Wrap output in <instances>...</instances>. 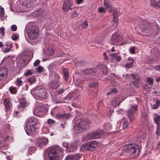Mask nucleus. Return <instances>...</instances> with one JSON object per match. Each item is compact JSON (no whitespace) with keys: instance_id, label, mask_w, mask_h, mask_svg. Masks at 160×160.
Masks as SVG:
<instances>
[{"instance_id":"7ed1b4c3","label":"nucleus","mask_w":160,"mask_h":160,"mask_svg":"<svg viewBox=\"0 0 160 160\" xmlns=\"http://www.w3.org/2000/svg\"><path fill=\"white\" fill-rule=\"evenodd\" d=\"M32 22L28 25L29 28L27 30V32L29 38L31 39H35L38 37L39 34L38 29L36 26H31Z\"/></svg>"},{"instance_id":"680f3d73","label":"nucleus","mask_w":160,"mask_h":160,"mask_svg":"<svg viewBox=\"0 0 160 160\" xmlns=\"http://www.w3.org/2000/svg\"><path fill=\"white\" fill-rule=\"evenodd\" d=\"M131 75L132 76L133 80H135L136 79H137V82L139 81L138 79V78H136V75L133 74H131Z\"/></svg>"},{"instance_id":"aec40b11","label":"nucleus","mask_w":160,"mask_h":160,"mask_svg":"<svg viewBox=\"0 0 160 160\" xmlns=\"http://www.w3.org/2000/svg\"><path fill=\"white\" fill-rule=\"evenodd\" d=\"M8 70L6 68H3V70L0 71V81L5 80L7 77Z\"/></svg>"},{"instance_id":"bb28decb","label":"nucleus","mask_w":160,"mask_h":160,"mask_svg":"<svg viewBox=\"0 0 160 160\" xmlns=\"http://www.w3.org/2000/svg\"><path fill=\"white\" fill-rule=\"evenodd\" d=\"M87 64V62L86 61L82 60L77 61L75 63V64L78 67L82 66H85Z\"/></svg>"},{"instance_id":"393cba45","label":"nucleus","mask_w":160,"mask_h":160,"mask_svg":"<svg viewBox=\"0 0 160 160\" xmlns=\"http://www.w3.org/2000/svg\"><path fill=\"white\" fill-rule=\"evenodd\" d=\"M112 101V104L114 107L119 105L121 102L120 99L118 97L113 98Z\"/></svg>"},{"instance_id":"3c124183","label":"nucleus","mask_w":160,"mask_h":160,"mask_svg":"<svg viewBox=\"0 0 160 160\" xmlns=\"http://www.w3.org/2000/svg\"><path fill=\"white\" fill-rule=\"evenodd\" d=\"M128 126V121H125L123 122L122 127L123 128H125L127 127Z\"/></svg>"},{"instance_id":"a211bd4d","label":"nucleus","mask_w":160,"mask_h":160,"mask_svg":"<svg viewBox=\"0 0 160 160\" xmlns=\"http://www.w3.org/2000/svg\"><path fill=\"white\" fill-rule=\"evenodd\" d=\"M72 6L69 1L64 2L62 7V10H69L74 9L75 7H72Z\"/></svg>"},{"instance_id":"7c9ffc66","label":"nucleus","mask_w":160,"mask_h":160,"mask_svg":"<svg viewBox=\"0 0 160 160\" xmlns=\"http://www.w3.org/2000/svg\"><path fill=\"white\" fill-rule=\"evenodd\" d=\"M117 53H113L111 56H112V59H115L117 61L119 62L120 61L121 59V56L117 55Z\"/></svg>"},{"instance_id":"ea45409f","label":"nucleus","mask_w":160,"mask_h":160,"mask_svg":"<svg viewBox=\"0 0 160 160\" xmlns=\"http://www.w3.org/2000/svg\"><path fill=\"white\" fill-rule=\"evenodd\" d=\"M105 128L107 130H109L112 128V125L109 123H106L105 124Z\"/></svg>"},{"instance_id":"a18cd8bd","label":"nucleus","mask_w":160,"mask_h":160,"mask_svg":"<svg viewBox=\"0 0 160 160\" xmlns=\"http://www.w3.org/2000/svg\"><path fill=\"white\" fill-rule=\"evenodd\" d=\"M55 66V64L54 63H51L48 66V68L50 71H51L52 69L54 68Z\"/></svg>"},{"instance_id":"423d86ee","label":"nucleus","mask_w":160,"mask_h":160,"mask_svg":"<svg viewBox=\"0 0 160 160\" xmlns=\"http://www.w3.org/2000/svg\"><path fill=\"white\" fill-rule=\"evenodd\" d=\"M34 92L37 96L41 98H46L47 97L45 88L41 86L37 87L35 89Z\"/></svg>"},{"instance_id":"9b49d317","label":"nucleus","mask_w":160,"mask_h":160,"mask_svg":"<svg viewBox=\"0 0 160 160\" xmlns=\"http://www.w3.org/2000/svg\"><path fill=\"white\" fill-rule=\"evenodd\" d=\"M140 28L143 32H148L150 30L151 26L147 21H143L140 23Z\"/></svg>"},{"instance_id":"603ef678","label":"nucleus","mask_w":160,"mask_h":160,"mask_svg":"<svg viewBox=\"0 0 160 160\" xmlns=\"http://www.w3.org/2000/svg\"><path fill=\"white\" fill-rule=\"evenodd\" d=\"M32 74V73L31 70H28L27 71L26 73L24 74V75L26 76H28L29 75H31Z\"/></svg>"},{"instance_id":"c9c22d12","label":"nucleus","mask_w":160,"mask_h":160,"mask_svg":"<svg viewBox=\"0 0 160 160\" xmlns=\"http://www.w3.org/2000/svg\"><path fill=\"white\" fill-rule=\"evenodd\" d=\"M15 83L19 87L22 85V82L21 80V78H18L16 81L15 82Z\"/></svg>"},{"instance_id":"37998d69","label":"nucleus","mask_w":160,"mask_h":160,"mask_svg":"<svg viewBox=\"0 0 160 160\" xmlns=\"http://www.w3.org/2000/svg\"><path fill=\"white\" fill-rule=\"evenodd\" d=\"M9 90L10 92L12 94H15L16 92V90L15 88L13 87L10 88Z\"/></svg>"},{"instance_id":"09e8293b","label":"nucleus","mask_w":160,"mask_h":160,"mask_svg":"<svg viewBox=\"0 0 160 160\" xmlns=\"http://www.w3.org/2000/svg\"><path fill=\"white\" fill-rule=\"evenodd\" d=\"M157 126V127L156 131V134L157 135L159 136L160 135V126Z\"/></svg>"},{"instance_id":"6e6d98bb","label":"nucleus","mask_w":160,"mask_h":160,"mask_svg":"<svg viewBox=\"0 0 160 160\" xmlns=\"http://www.w3.org/2000/svg\"><path fill=\"white\" fill-rule=\"evenodd\" d=\"M4 11H0V18H1L4 17Z\"/></svg>"},{"instance_id":"dca6fc26","label":"nucleus","mask_w":160,"mask_h":160,"mask_svg":"<svg viewBox=\"0 0 160 160\" xmlns=\"http://www.w3.org/2000/svg\"><path fill=\"white\" fill-rule=\"evenodd\" d=\"M70 116L68 113H59L56 115V118L59 120L63 121L68 119Z\"/></svg>"},{"instance_id":"e2e57ef3","label":"nucleus","mask_w":160,"mask_h":160,"mask_svg":"<svg viewBox=\"0 0 160 160\" xmlns=\"http://www.w3.org/2000/svg\"><path fill=\"white\" fill-rule=\"evenodd\" d=\"M133 84H134V85L136 86H137L138 85V84L137 82H136L135 81H134L133 82H130L129 85L131 86V85H132Z\"/></svg>"},{"instance_id":"2eb2a0df","label":"nucleus","mask_w":160,"mask_h":160,"mask_svg":"<svg viewBox=\"0 0 160 160\" xmlns=\"http://www.w3.org/2000/svg\"><path fill=\"white\" fill-rule=\"evenodd\" d=\"M122 39V37L119 34L114 33L112 36L111 42L115 44L117 42H121Z\"/></svg>"},{"instance_id":"052dcab7","label":"nucleus","mask_w":160,"mask_h":160,"mask_svg":"<svg viewBox=\"0 0 160 160\" xmlns=\"http://www.w3.org/2000/svg\"><path fill=\"white\" fill-rule=\"evenodd\" d=\"M82 26L84 28H86L88 26V22L86 21H85L82 24Z\"/></svg>"},{"instance_id":"13d9d810","label":"nucleus","mask_w":160,"mask_h":160,"mask_svg":"<svg viewBox=\"0 0 160 160\" xmlns=\"http://www.w3.org/2000/svg\"><path fill=\"white\" fill-rule=\"evenodd\" d=\"M54 78L55 80L56 81H57L59 79V75L57 74L55 72H54Z\"/></svg>"},{"instance_id":"39448f33","label":"nucleus","mask_w":160,"mask_h":160,"mask_svg":"<svg viewBox=\"0 0 160 160\" xmlns=\"http://www.w3.org/2000/svg\"><path fill=\"white\" fill-rule=\"evenodd\" d=\"M138 107L137 104H130L129 108L126 111L130 122H132L135 119V112L138 110Z\"/></svg>"},{"instance_id":"4be33fe9","label":"nucleus","mask_w":160,"mask_h":160,"mask_svg":"<svg viewBox=\"0 0 160 160\" xmlns=\"http://www.w3.org/2000/svg\"><path fill=\"white\" fill-rule=\"evenodd\" d=\"M27 123L35 127L36 125L38 124L39 123V121L38 119L36 118H30L28 120Z\"/></svg>"},{"instance_id":"bf43d9fd","label":"nucleus","mask_w":160,"mask_h":160,"mask_svg":"<svg viewBox=\"0 0 160 160\" xmlns=\"http://www.w3.org/2000/svg\"><path fill=\"white\" fill-rule=\"evenodd\" d=\"M1 31L0 32V33L1 32L2 34V36H4V30L5 29L3 27H2L0 28Z\"/></svg>"},{"instance_id":"338daca9","label":"nucleus","mask_w":160,"mask_h":160,"mask_svg":"<svg viewBox=\"0 0 160 160\" xmlns=\"http://www.w3.org/2000/svg\"><path fill=\"white\" fill-rule=\"evenodd\" d=\"M154 69L157 71H160V65L156 66Z\"/></svg>"},{"instance_id":"de8ad7c7","label":"nucleus","mask_w":160,"mask_h":160,"mask_svg":"<svg viewBox=\"0 0 160 160\" xmlns=\"http://www.w3.org/2000/svg\"><path fill=\"white\" fill-rule=\"evenodd\" d=\"M78 14V13L77 12V11H74L72 13L71 17H72V18H75L77 16Z\"/></svg>"},{"instance_id":"b1692460","label":"nucleus","mask_w":160,"mask_h":160,"mask_svg":"<svg viewBox=\"0 0 160 160\" xmlns=\"http://www.w3.org/2000/svg\"><path fill=\"white\" fill-rule=\"evenodd\" d=\"M20 104L18 106V108H24L28 105V103L26 102V100L25 98L22 97L20 101Z\"/></svg>"},{"instance_id":"1a4fd4ad","label":"nucleus","mask_w":160,"mask_h":160,"mask_svg":"<svg viewBox=\"0 0 160 160\" xmlns=\"http://www.w3.org/2000/svg\"><path fill=\"white\" fill-rule=\"evenodd\" d=\"M127 147L129 155L134 154L136 153H137V154H138L140 152L139 146L138 145L129 144L127 146Z\"/></svg>"},{"instance_id":"4c0bfd02","label":"nucleus","mask_w":160,"mask_h":160,"mask_svg":"<svg viewBox=\"0 0 160 160\" xmlns=\"http://www.w3.org/2000/svg\"><path fill=\"white\" fill-rule=\"evenodd\" d=\"M143 87L145 90L146 91H149L150 90L151 87H149L147 84H144L143 85Z\"/></svg>"},{"instance_id":"a878e982","label":"nucleus","mask_w":160,"mask_h":160,"mask_svg":"<svg viewBox=\"0 0 160 160\" xmlns=\"http://www.w3.org/2000/svg\"><path fill=\"white\" fill-rule=\"evenodd\" d=\"M104 4L106 10H115V9L112 8L110 2L107 0H104Z\"/></svg>"},{"instance_id":"4468645a","label":"nucleus","mask_w":160,"mask_h":160,"mask_svg":"<svg viewBox=\"0 0 160 160\" xmlns=\"http://www.w3.org/2000/svg\"><path fill=\"white\" fill-rule=\"evenodd\" d=\"M48 143V140L45 138H39L36 142L37 145L40 148L44 145L47 144Z\"/></svg>"},{"instance_id":"69168bd1","label":"nucleus","mask_w":160,"mask_h":160,"mask_svg":"<svg viewBox=\"0 0 160 160\" xmlns=\"http://www.w3.org/2000/svg\"><path fill=\"white\" fill-rule=\"evenodd\" d=\"M64 91V90L63 88H61L59 90H58L57 92V93L58 94H60L62 93Z\"/></svg>"},{"instance_id":"0eeeda50","label":"nucleus","mask_w":160,"mask_h":160,"mask_svg":"<svg viewBox=\"0 0 160 160\" xmlns=\"http://www.w3.org/2000/svg\"><path fill=\"white\" fill-rule=\"evenodd\" d=\"M102 131L99 130L91 132L87 134L85 136L86 140H88L99 138L102 135Z\"/></svg>"},{"instance_id":"5fc2aeb1","label":"nucleus","mask_w":160,"mask_h":160,"mask_svg":"<svg viewBox=\"0 0 160 160\" xmlns=\"http://www.w3.org/2000/svg\"><path fill=\"white\" fill-rule=\"evenodd\" d=\"M40 61L39 60H37L34 63V66L35 67L38 66L40 63Z\"/></svg>"},{"instance_id":"f03ea898","label":"nucleus","mask_w":160,"mask_h":160,"mask_svg":"<svg viewBox=\"0 0 160 160\" xmlns=\"http://www.w3.org/2000/svg\"><path fill=\"white\" fill-rule=\"evenodd\" d=\"M98 71L102 72L103 74L104 75H107L108 73L107 67L102 64L99 65L96 69H87L82 70V72L83 74L94 75V74Z\"/></svg>"},{"instance_id":"5701e85b","label":"nucleus","mask_w":160,"mask_h":160,"mask_svg":"<svg viewBox=\"0 0 160 160\" xmlns=\"http://www.w3.org/2000/svg\"><path fill=\"white\" fill-rule=\"evenodd\" d=\"M150 5L157 9H160V0H159L158 1L151 0Z\"/></svg>"},{"instance_id":"473e14b6","label":"nucleus","mask_w":160,"mask_h":160,"mask_svg":"<svg viewBox=\"0 0 160 160\" xmlns=\"http://www.w3.org/2000/svg\"><path fill=\"white\" fill-rule=\"evenodd\" d=\"M36 80V78L35 77L33 76L30 77L28 78V81L30 83V84H31L35 82Z\"/></svg>"},{"instance_id":"4d7b16f0","label":"nucleus","mask_w":160,"mask_h":160,"mask_svg":"<svg viewBox=\"0 0 160 160\" xmlns=\"http://www.w3.org/2000/svg\"><path fill=\"white\" fill-rule=\"evenodd\" d=\"M11 29L13 31H15L17 29V26L15 25H13L11 26Z\"/></svg>"},{"instance_id":"8fccbe9b","label":"nucleus","mask_w":160,"mask_h":160,"mask_svg":"<svg viewBox=\"0 0 160 160\" xmlns=\"http://www.w3.org/2000/svg\"><path fill=\"white\" fill-rule=\"evenodd\" d=\"M55 122L54 120H52L51 119H49L48 120L47 122L48 124H54L55 123Z\"/></svg>"},{"instance_id":"774afa93","label":"nucleus","mask_w":160,"mask_h":160,"mask_svg":"<svg viewBox=\"0 0 160 160\" xmlns=\"http://www.w3.org/2000/svg\"><path fill=\"white\" fill-rule=\"evenodd\" d=\"M62 145L64 147L67 148L68 147V143L67 142H64L63 143Z\"/></svg>"},{"instance_id":"f257e3e1","label":"nucleus","mask_w":160,"mask_h":160,"mask_svg":"<svg viewBox=\"0 0 160 160\" xmlns=\"http://www.w3.org/2000/svg\"><path fill=\"white\" fill-rule=\"evenodd\" d=\"M88 120L82 119L77 121L74 129L77 133H81L84 130L88 128V125L89 124Z\"/></svg>"},{"instance_id":"9d476101","label":"nucleus","mask_w":160,"mask_h":160,"mask_svg":"<svg viewBox=\"0 0 160 160\" xmlns=\"http://www.w3.org/2000/svg\"><path fill=\"white\" fill-rule=\"evenodd\" d=\"M46 111V105L43 104L36 107L33 111V114L37 116L41 117Z\"/></svg>"},{"instance_id":"c03bdc74","label":"nucleus","mask_w":160,"mask_h":160,"mask_svg":"<svg viewBox=\"0 0 160 160\" xmlns=\"http://www.w3.org/2000/svg\"><path fill=\"white\" fill-rule=\"evenodd\" d=\"M54 53V51L52 49H49L47 51V54L49 55H52Z\"/></svg>"},{"instance_id":"49530a36","label":"nucleus","mask_w":160,"mask_h":160,"mask_svg":"<svg viewBox=\"0 0 160 160\" xmlns=\"http://www.w3.org/2000/svg\"><path fill=\"white\" fill-rule=\"evenodd\" d=\"M98 84L97 82H91L89 84V86L90 87H94Z\"/></svg>"},{"instance_id":"58836bf2","label":"nucleus","mask_w":160,"mask_h":160,"mask_svg":"<svg viewBox=\"0 0 160 160\" xmlns=\"http://www.w3.org/2000/svg\"><path fill=\"white\" fill-rule=\"evenodd\" d=\"M36 149V148L34 147H31L28 149V152L30 154H31L34 152Z\"/></svg>"},{"instance_id":"0e129e2a","label":"nucleus","mask_w":160,"mask_h":160,"mask_svg":"<svg viewBox=\"0 0 160 160\" xmlns=\"http://www.w3.org/2000/svg\"><path fill=\"white\" fill-rule=\"evenodd\" d=\"M2 50L4 52L7 53L9 52L11 50V49L10 48H6L5 50H4L3 49H2Z\"/></svg>"},{"instance_id":"ddd939ff","label":"nucleus","mask_w":160,"mask_h":160,"mask_svg":"<svg viewBox=\"0 0 160 160\" xmlns=\"http://www.w3.org/2000/svg\"><path fill=\"white\" fill-rule=\"evenodd\" d=\"M119 11H113V18L112 20V23L114 27H116L118 25V17L120 15V13L122 12H120Z\"/></svg>"},{"instance_id":"79ce46f5","label":"nucleus","mask_w":160,"mask_h":160,"mask_svg":"<svg viewBox=\"0 0 160 160\" xmlns=\"http://www.w3.org/2000/svg\"><path fill=\"white\" fill-rule=\"evenodd\" d=\"M135 49L134 47H131L129 49V51L131 53L134 54L135 53Z\"/></svg>"},{"instance_id":"2f4dec72","label":"nucleus","mask_w":160,"mask_h":160,"mask_svg":"<svg viewBox=\"0 0 160 160\" xmlns=\"http://www.w3.org/2000/svg\"><path fill=\"white\" fill-rule=\"evenodd\" d=\"M59 84L58 81L52 82L50 85V87L52 89H56L59 86Z\"/></svg>"},{"instance_id":"72a5a7b5","label":"nucleus","mask_w":160,"mask_h":160,"mask_svg":"<svg viewBox=\"0 0 160 160\" xmlns=\"http://www.w3.org/2000/svg\"><path fill=\"white\" fill-rule=\"evenodd\" d=\"M128 148L127 147L126 148H124L123 149L121 150L122 152L121 154L122 155L126 156L128 155L129 154V153L128 151Z\"/></svg>"},{"instance_id":"f8f14e48","label":"nucleus","mask_w":160,"mask_h":160,"mask_svg":"<svg viewBox=\"0 0 160 160\" xmlns=\"http://www.w3.org/2000/svg\"><path fill=\"white\" fill-rule=\"evenodd\" d=\"M36 127L27 123L25 127V130L28 135H31L35 132Z\"/></svg>"},{"instance_id":"864d4df0","label":"nucleus","mask_w":160,"mask_h":160,"mask_svg":"<svg viewBox=\"0 0 160 160\" xmlns=\"http://www.w3.org/2000/svg\"><path fill=\"white\" fill-rule=\"evenodd\" d=\"M43 69V68L41 66H39L37 68V71L38 72H42Z\"/></svg>"},{"instance_id":"f3484780","label":"nucleus","mask_w":160,"mask_h":160,"mask_svg":"<svg viewBox=\"0 0 160 160\" xmlns=\"http://www.w3.org/2000/svg\"><path fill=\"white\" fill-rule=\"evenodd\" d=\"M71 96L68 95L64 98H60L58 99H54V101L56 103H61L63 102L67 103V102L71 100Z\"/></svg>"},{"instance_id":"c756f323","label":"nucleus","mask_w":160,"mask_h":160,"mask_svg":"<svg viewBox=\"0 0 160 160\" xmlns=\"http://www.w3.org/2000/svg\"><path fill=\"white\" fill-rule=\"evenodd\" d=\"M31 3H29L28 1L23 2L22 3V5L24 7V9H28L31 8L32 7V5Z\"/></svg>"},{"instance_id":"f704fd0d","label":"nucleus","mask_w":160,"mask_h":160,"mask_svg":"<svg viewBox=\"0 0 160 160\" xmlns=\"http://www.w3.org/2000/svg\"><path fill=\"white\" fill-rule=\"evenodd\" d=\"M160 120V117L159 116H157L154 118V121L157 124V126H160L159 124V121Z\"/></svg>"},{"instance_id":"6e6552de","label":"nucleus","mask_w":160,"mask_h":160,"mask_svg":"<svg viewBox=\"0 0 160 160\" xmlns=\"http://www.w3.org/2000/svg\"><path fill=\"white\" fill-rule=\"evenodd\" d=\"M82 147L85 150L92 151L97 148L98 143L95 141H91L83 144Z\"/></svg>"},{"instance_id":"cd10ccee","label":"nucleus","mask_w":160,"mask_h":160,"mask_svg":"<svg viewBox=\"0 0 160 160\" xmlns=\"http://www.w3.org/2000/svg\"><path fill=\"white\" fill-rule=\"evenodd\" d=\"M64 77V80L67 81L69 77V71L67 69L64 68L62 71Z\"/></svg>"},{"instance_id":"6ab92c4d","label":"nucleus","mask_w":160,"mask_h":160,"mask_svg":"<svg viewBox=\"0 0 160 160\" xmlns=\"http://www.w3.org/2000/svg\"><path fill=\"white\" fill-rule=\"evenodd\" d=\"M20 62L21 64H28L29 62V57L26 55H23L19 59Z\"/></svg>"},{"instance_id":"a19ab883","label":"nucleus","mask_w":160,"mask_h":160,"mask_svg":"<svg viewBox=\"0 0 160 160\" xmlns=\"http://www.w3.org/2000/svg\"><path fill=\"white\" fill-rule=\"evenodd\" d=\"M153 79L152 78H148L147 79V81L149 85L151 86L153 84Z\"/></svg>"},{"instance_id":"412c9836","label":"nucleus","mask_w":160,"mask_h":160,"mask_svg":"<svg viewBox=\"0 0 160 160\" xmlns=\"http://www.w3.org/2000/svg\"><path fill=\"white\" fill-rule=\"evenodd\" d=\"M81 156L79 154L69 155L66 157L65 160H78Z\"/></svg>"},{"instance_id":"e433bc0d","label":"nucleus","mask_w":160,"mask_h":160,"mask_svg":"<svg viewBox=\"0 0 160 160\" xmlns=\"http://www.w3.org/2000/svg\"><path fill=\"white\" fill-rule=\"evenodd\" d=\"M133 62H132L130 63H127L125 64V67L128 68H132L133 67Z\"/></svg>"},{"instance_id":"c85d7f7f","label":"nucleus","mask_w":160,"mask_h":160,"mask_svg":"<svg viewBox=\"0 0 160 160\" xmlns=\"http://www.w3.org/2000/svg\"><path fill=\"white\" fill-rule=\"evenodd\" d=\"M9 101L8 99H5L4 100L3 102V103L4 104L5 108L6 109V111H9L10 110V106H9Z\"/></svg>"},{"instance_id":"20e7f679","label":"nucleus","mask_w":160,"mask_h":160,"mask_svg":"<svg viewBox=\"0 0 160 160\" xmlns=\"http://www.w3.org/2000/svg\"><path fill=\"white\" fill-rule=\"evenodd\" d=\"M59 147L56 146H52L49 148L48 155L50 160H59Z\"/></svg>"}]
</instances>
